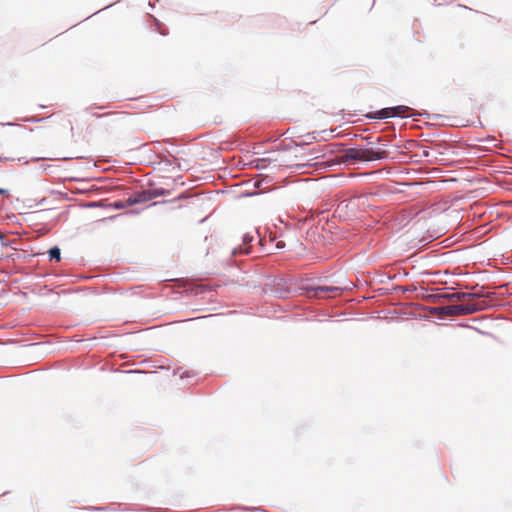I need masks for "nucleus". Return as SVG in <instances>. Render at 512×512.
<instances>
[{"mask_svg": "<svg viewBox=\"0 0 512 512\" xmlns=\"http://www.w3.org/2000/svg\"><path fill=\"white\" fill-rule=\"evenodd\" d=\"M387 158L385 147L377 148H349L341 157L342 162H369Z\"/></svg>", "mask_w": 512, "mask_h": 512, "instance_id": "1", "label": "nucleus"}, {"mask_svg": "<svg viewBox=\"0 0 512 512\" xmlns=\"http://www.w3.org/2000/svg\"><path fill=\"white\" fill-rule=\"evenodd\" d=\"M488 307V302H466L455 305H448L435 308V312L440 316H461L469 315L484 310Z\"/></svg>", "mask_w": 512, "mask_h": 512, "instance_id": "2", "label": "nucleus"}, {"mask_svg": "<svg viewBox=\"0 0 512 512\" xmlns=\"http://www.w3.org/2000/svg\"><path fill=\"white\" fill-rule=\"evenodd\" d=\"M409 110L410 108L408 106L400 105L381 109L376 111L374 114H369L368 117L373 119H385L396 116L406 117L408 116Z\"/></svg>", "mask_w": 512, "mask_h": 512, "instance_id": "3", "label": "nucleus"}, {"mask_svg": "<svg viewBox=\"0 0 512 512\" xmlns=\"http://www.w3.org/2000/svg\"><path fill=\"white\" fill-rule=\"evenodd\" d=\"M342 289L337 286L321 285L312 287L308 293L311 297L316 298H334L340 296Z\"/></svg>", "mask_w": 512, "mask_h": 512, "instance_id": "4", "label": "nucleus"}, {"mask_svg": "<svg viewBox=\"0 0 512 512\" xmlns=\"http://www.w3.org/2000/svg\"><path fill=\"white\" fill-rule=\"evenodd\" d=\"M444 299L451 301V302H487L485 299H482L478 294L476 293H464V292H456L451 294H445L442 296Z\"/></svg>", "mask_w": 512, "mask_h": 512, "instance_id": "5", "label": "nucleus"}, {"mask_svg": "<svg viewBox=\"0 0 512 512\" xmlns=\"http://www.w3.org/2000/svg\"><path fill=\"white\" fill-rule=\"evenodd\" d=\"M252 239L253 238L251 236L245 235L243 237V244L241 246L233 249V251H232L233 255L250 254L251 246L249 245V243L252 241Z\"/></svg>", "mask_w": 512, "mask_h": 512, "instance_id": "6", "label": "nucleus"}, {"mask_svg": "<svg viewBox=\"0 0 512 512\" xmlns=\"http://www.w3.org/2000/svg\"><path fill=\"white\" fill-rule=\"evenodd\" d=\"M149 199H150V195L147 194L146 192H142V193L136 194L133 197H130L128 199V202L130 204H137V203L145 202V201H147Z\"/></svg>", "mask_w": 512, "mask_h": 512, "instance_id": "7", "label": "nucleus"}, {"mask_svg": "<svg viewBox=\"0 0 512 512\" xmlns=\"http://www.w3.org/2000/svg\"><path fill=\"white\" fill-rule=\"evenodd\" d=\"M49 257H50V260H56V261H60L61 260V253H60V249L58 247H53L49 250Z\"/></svg>", "mask_w": 512, "mask_h": 512, "instance_id": "8", "label": "nucleus"}, {"mask_svg": "<svg viewBox=\"0 0 512 512\" xmlns=\"http://www.w3.org/2000/svg\"><path fill=\"white\" fill-rule=\"evenodd\" d=\"M312 165H313L312 163L297 164V165H296V168H297L298 170H303L304 168H306V167H310V166H312Z\"/></svg>", "mask_w": 512, "mask_h": 512, "instance_id": "9", "label": "nucleus"}, {"mask_svg": "<svg viewBox=\"0 0 512 512\" xmlns=\"http://www.w3.org/2000/svg\"><path fill=\"white\" fill-rule=\"evenodd\" d=\"M113 114H114L113 112H108V113H104V114H94V113H92L91 115L93 117L100 118V117L110 116V115H113Z\"/></svg>", "mask_w": 512, "mask_h": 512, "instance_id": "10", "label": "nucleus"}, {"mask_svg": "<svg viewBox=\"0 0 512 512\" xmlns=\"http://www.w3.org/2000/svg\"><path fill=\"white\" fill-rule=\"evenodd\" d=\"M311 155H313V157L311 158V160H315V159H318L319 158V155H317L315 152H314V149L311 150L310 152Z\"/></svg>", "mask_w": 512, "mask_h": 512, "instance_id": "11", "label": "nucleus"}, {"mask_svg": "<svg viewBox=\"0 0 512 512\" xmlns=\"http://www.w3.org/2000/svg\"><path fill=\"white\" fill-rule=\"evenodd\" d=\"M5 193H6V190H5V189H1V188H0V195H3V194H5Z\"/></svg>", "mask_w": 512, "mask_h": 512, "instance_id": "12", "label": "nucleus"}]
</instances>
